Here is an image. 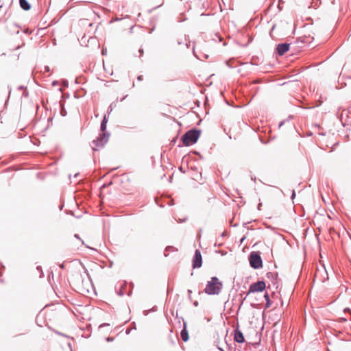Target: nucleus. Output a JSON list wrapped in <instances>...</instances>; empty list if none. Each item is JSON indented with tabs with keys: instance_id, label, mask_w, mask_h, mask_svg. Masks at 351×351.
<instances>
[{
	"instance_id": "f257e3e1",
	"label": "nucleus",
	"mask_w": 351,
	"mask_h": 351,
	"mask_svg": "<svg viewBox=\"0 0 351 351\" xmlns=\"http://www.w3.org/2000/svg\"><path fill=\"white\" fill-rule=\"evenodd\" d=\"M106 117H104L101 124V134L95 139L93 140L91 144V147L93 151H97L99 148L103 147L104 145L107 143L109 134L106 132Z\"/></svg>"
},
{
	"instance_id": "f03ea898",
	"label": "nucleus",
	"mask_w": 351,
	"mask_h": 351,
	"mask_svg": "<svg viewBox=\"0 0 351 351\" xmlns=\"http://www.w3.org/2000/svg\"><path fill=\"white\" fill-rule=\"evenodd\" d=\"M222 282L217 277H212L210 280L207 282L204 292L208 295H219L222 289Z\"/></svg>"
},
{
	"instance_id": "7ed1b4c3",
	"label": "nucleus",
	"mask_w": 351,
	"mask_h": 351,
	"mask_svg": "<svg viewBox=\"0 0 351 351\" xmlns=\"http://www.w3.org/2000/svg\"><path fill=\"white\" fill-rule=\"evenodd\" d=\"M200 135V131L197 130H191L188 132H186L182 136V141L184 145L185 146H189L197 141L198 138Z\"/></svg>"
},
{
	"instance_id": "20e7f679",
	"label": "nucleus",
	"mask_w": 351,
	"mask_h": 351,
	"mask_svg": "<svg viewBox=\"0 0 351 351\" xmlns=\"http://www.w3.org/2000/svg\"><path fill=\"white\" fill-rule=\"evenodd\" d=\"M250 266L254 269H259L263 266V261L258 252H252L249 256Z\"/></svg>"
},
{
	"instance_id": "39448f33",
	"label": "nucleus",
	"mask_w": 351,
	"mask_h": 351,
	"mask_svg": "<svg viewBox=\"0 0 351 351\" xmlns=\"http://www.w3.org/2000/svg\"><path fill=\"white\" fill-rule=\"evenodd\" d=\"M265 289V283L264 281H258L250 286L249 292L254 293L263 291Z\"/></svg>"
},
{
	"instance_id": "423d86ee",
	"label": "nucleus",
	"mask_w": 351,
	"mask_h": 351,
	"mask_svg": "<svg viewBox=\"0 0 351 351\" xmlns=\"http://www.w3.org/2000/svg\"><path fill=\"white\" fill-rule=\"evenodd\" d=\"M202 265V258L199 250H196L193 259V267L199 268Z\"/></svg>"
},
{
	"instance_id": "0eeeda50",
	"label": "nucleus",
	"mask_w": 351,
	"mask_h": 351,
	"mask_svg": "<svg viewBox=\"0 0 351 351\" xmlns=\"http://www.w3.org/2000/svg\"><path fill=\"white\" fill-rule=\"evenodd\" d=\"M289 46H290V45L287 44V43L279 44L277 46L278 53L280 56L284 55L286 52H287L289 51Z\"/></svg>"
},
{
	"instance_id": "6e6552de",
	"label": "nucleus",
	"mask_w": 351,
	"mask_h": 351,
	"mask_svg": "<svg viewBox=\"0 0 351 351\" xmlns=\"http://www.w3.org/2000/svg\"><path fill=\"white\" fill-rule=\"evenodd\" d=\"M234 339L238 343H243L245 341L243 335L241 330L238 329L234 330Z\"/></svg>"
},
{
	"instance_id": "1a4fd4ad",
	"label": "nucleus",
	"mask_w": 351,
	"mask_h": 351,
	"mask_svg": "<svg viewBox=\"0 0 351 351\" xmlns=\"http://www.w3.org/2000/svg\"><path fill=\"white\" fill-rule=\"evenodd\" d=\"M180 335L183 341L186 342L189 340V333L186 328V324H184V328L181 330Z\"/></svg>"
},
{
	"instance_id": "9d476101",
	"label": "nucleus",
	"mask_w": 351,
	"mask_h": 351,
	"mask_svg": "<svg viewBox=\"0 0 351 351\" xmlns=\"http://www.w3.org/2000/svg\"><path fill=\"white\" fill-rule=\"evenodd\" d=\"M21 7L25 10H29L30 5L26 0H19Z\"/></svg>"
},
{
	"instance_id": "9b49d317",
	"label": "nucleus",
	"mask_w": 351,
	"mask_h": 351,
	"mask_svg": "<svg viewBox=\"0 0 351 351\" xmlns=\"http://www.w3.org/2000/svg\"><path fill=\"white\" fill-rule=\"evenodd\" d=\"M264 298L265 299V301H266V308H269L271 305V300L269 299V294L267 293H265V295H264Z\"/></svg>"
},
{
	"instance_id": "f8f14e48",
	"label": "nucleus",
	"mask_w": 351,
	"mask_h": 351,
	"mask_svg": "<svg viewBox=\"0 0 351 351\" xmlns=\"http://www.w3.org/2000/svg\"><path fill=\"white\" fill-rule=\"evenodd\" d=\"M126 287V285L124 283L121 286L120 290L117 292L118 295L120 296H123L125 294L123 289Z\"/></svg>"
},
{
	"instance_id": "ddd939ff",
	"label": "nucleus",
	"mask_w": 351,
	"mask_h": 351,
	"mask_svg": "<svg viewBox=\"0 0 351 351\" xmlns=\"http://www.w3.org/2000/svg\"><path fill=\"white\" fill-rule=\"evenodd\" d=\"M171 249L172 250H177L176 249H175L172 246H167L165 249L166 251H169V250H171Z\"/></svg>"
},
{
	"instance_id": "4468645a",
	"label": "nucleus",
	"mask_w": 351,
	"mask_h": 351,
	"mask_svg": "<svg viewBox=\"0 0 351 351\" xmlns=\"http://www.w3.org/2000/svg\"><path fill=\"white\" fill-rule=\"evenodd\" d=\"M109 326V324H101V325L99 326V328H102V327H104V326Z\"/></svg>"
},
{
	"instance_id": "2eb2a0df",
	"label": "nucleus",
	"mask_w": 351,
	"mask_h": 351,
	"mask_svg": "<svg viewBox=\"0 0 351 351\" xmlns=\"http://www.w3.org/2000/svg\"><path fill=\"white\" fill-rule=\"evenodd\" d=\"M107 341H113V338L108 337V338H107Z\"/></svg>"
},
{
	"instance_id": "dca6fc26",
	"label": "nucleus",
	"mask_w": 351,
	"mask_h": 351,
	"mask_svg": "<svg viewBox=\"0 0 351 351\" xmlns=\"http://www.w3.org/2000/svg\"><path fill=\"white\" fill-rule=\"evenodd\" d=\"M163 4V1L162 0L160 3L157 5V7H160Z\"/></svg>"
},
{
	"instance_id": "f3484780",
	"label": "nucleus",
	"mask_w": 351,
	"mask_h": 351,
	"mask_svg": "<svg viewBox=\"0 0 351 351\" xmlns=\"http://www.w3.org/2000/svg\"><path fill=\"white\" fill-rule=\"evenodd\" d=\"M138 80H143V76H142V75H139V76L138 77Z\"/></svg>"
},
{
	"instance_id": "a211bd4d",
	"label": "nucleus",
	"mask_w": 351,
	"mask_h": 351,
	"mask_svg": "<svg viewBox=\"0 0 351 351\" xmlns=\"http://www.w3.org/2000/svg\"><path fill=\"white\" fill-rule=\"evenodd\" d=\"M295 191H293L291 197L293 198L295 197Z\"/></svg>"
},
{
	"instance_id": "6ab92c4d",
	"label": "nucleus",
	"mask_w": 351,
	"mask_h": 351,
	"mask_svg": "<svg viewBox=\"0 0 351 351\" xmlns=\"http://www.w3.org/2000/svg\"><path fill=\"white\" fill-rule=\"evenodd\" d=\"M78 175H79L78 173H75L74 176H73V178H77L78 176Z\"/></svg>"
},
{
	"instance_id": "aec40b11",
	"label": "nucleus",
	"mask_w": 351,
	"mask_h": 351,
	"mask_svg": "<svg viewBox=\"0 0 351 351\" xmlns=\"http://www.w3.org/2000/svg\"><path fill=\"white\" fill-rule=\"evenodd\" d=\"M75 238H77V239H80V238L79 235H78V234H75Z\"/></svg>"
},
{
	"instance_id": "412c9836",
	"label": "nucleus",
	"mask_w": 351,
	"mask_h": 351,
	"mask_svg": "<svg viewBox=\"0 0 351 351\" xmlns=\"http://www.w3.org/2000/svg\"><path fill=\"white\" fill-rule=\"evenodd\" d=\"M267 275L268 277H269L270 275L271 276H274V274L272 273H267Z\"/></svg>"
},
{
	"instance_id": "4be33fe9",
	"label": "nucleus",
	"mask_w": 351,
	"mask_h": 351,
	"mask_svg": "<svg viewBox=\"0 0 351 351\" xmlns=\"http://www.w3.org/2000/svg\"><path fill=\"white\" fill-rule=\"evenodd\" d=\"M261 205H262V204H261V203H260V204L258 205V210H260V208H261Z\"/></svg>"
},
{
	"instance_id": "5701e85b",
	"label": "nucleus",
	"mask_w": 351,
	"mask_h": 351,
	"mask_svg": "<svg viewBox=\"0 0 351 351\" xmlns=\"http://www.w3.org/2000/svg\"><path fill=\"white\" fill-rule=\"evenodd\" d=\"M188 293H189V294H191L192 293V291L191 290H188Z\"/></svg>"
}]
</instances>
